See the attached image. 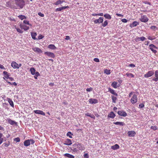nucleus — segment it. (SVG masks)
<instances>
[{
	"label": "nucleus",
	"instance_id": "nucleus-1",
	"mask_svg": "<svg viewBox=\"0 0 158 158\" xmlns=\"http://www.w3.org/2000/svg\"><path fill=\"white\" fill-rule=\"evenodd\" d=\"M14 7L15 9L23 8L25 5V2L24 0H14Z\"/></svg>",
	"mask_w": 158,
	"mask_h": 158
},
{
	"label": "nucleus",
	"instance_id": "nucleus-2",
	"mask_svg": "<svg viewBox=\"0 0 158 158\" xmlns=\"http://www.w3.org/2000/svg\"><path fill=\"white\" fill-rule=\"evenodd\" d=\"M74 147H77L79 150L81 151L84 150L85 148L84 145L79 143H76L72 145Z\"/></svg>",
	"mask_w": 158,
	"mask_h": 158
},
{
	"label": "nucleus",
	"instance_id": "nucleus-3",
	"mask_svg": "<svg viewBox=\"0 0 158 158\" xmlns=\"http://www.w3.org/2000/svg\"><path fill=\"white\" fill-rule=\"evenodd\" d=\"M138 100L137 96L136 95L134 94L131 99V102L132 104H134L137 102Z\"/></svg>",
	"mask_w": 158,
	"mask_h": 158
},
{
	"label": "nucleus",
	"instance_id": "nucleus-4",
	"mask_svg": "<svg viewBox=\"0 0 158 158\" xmlns=\"http://www.w3.org/2000/svg\"><path fill=\"white\" fill-rule=\"evenodd\" d=\"M154 73L153 71L150 70L148 71L146 74H145L144 76L145 78H148L152 76Z\"/></svg>",
	"mask_w": 158,
	"mask_h": 158
},
{
	"label": "nucleus",
	"instance_id": "nucleus-5",
	"mask_svg": "<svg viewBox=\"0 0 158 158\" xmlns=\"http://www.w3.org/2000/svg\"><path fill=\"white\" fill-rule=\"evenodd\" d=\"M149 49L152 51L154 53H156L157 52L156 50L153 49V48L157 49V47L156 46L154 45L151 44L149 45Z\"/></svg>",
	"mask_w": 158,
	"mask_h": 158
},
{
	"label": "nucleus",
	"instance_id": "nucleus-6",
	"mask_svg": "<svg viewBox=\"0 0 158 158\" xmlns=\"http://www.w3.org/2000/svg\"><path fill=\"white\" fill-rule=\"evenodd\" d=\"M140 20L142 22L145 23L148 21V19L146 15H143L141 16Z\"/></svg>",
	"mask_w": 158,
	"mask_h": 158
},
{
	"label": "nucleus",
	"instance_id": "nucleus-7",
	"mask_svg": "<svg viewBox=\"0 0 158 158\" xmlns=\"http://www.w3.org/2000/svg\"><path fill=\"white\" fill-rule=\"evenodd\" d=\"M103 21V17H100L99 19L95 20L94 21V23L97 24L98 23H102Z\"/></svg>",
	"mask_w": 158,
	"mask_h": 158
},
{
	"label": "nucleus",
	"instance_id": "nucleus-8",
	"mask_svg": "<svg viewBox=\"0 0 158 158\" xmlns=\"http://www.w3.org/2000/svg\"><path fill=\"white\" fill-rule=\"evenodd\" d=\"M155 77L152 79V81H158V70H156L155 72Z\"/></svg>",
	"mask_w": 158,
	"mask_h": 158
},
{
	"label": "nucleus",
	"instance_id": "nucleus-9",
	"mask_svg": "<svg viewBox=\"0 0 158 158\" xmlns=\"http://www.w3.org/2000/svg\"><path fill=\"white\" fill-rule=\"evenodd\" d=\"M44 54L52 58H54L55 56V55L53 53L50 52H44Z\"/></svg>",
	"mask_w": 158,
	"mask_h": 158
},
{
	"label": "nucleus",
	"instance_id": "nucleus-10",
	"mask_svg": "<svg viewBox=\"0 0 158 158\" xmlns=\"http://www.w3.org/2000/svg\"><path fill=\"white\" fill-rule=\"evenodd\" d=\"M32 50L35 52L39 53H41L42 52V51L39 48L35 47L32 48Z\"/></svg>",
	"mask_w": 158,
	"mask_h": 158
},
{
	"label": "nucleus",
	"instance_id": "nucleus-11",
	"mask_svg": "<svg viewBox=\"0 0 158 158\" xmlns=\"http://www.w3.org/2000/svg\"><path fill=\"white\" fill-rule=\"evenodd\" d=\"M11 65L14 69H19V67L18 66V64L15 62H12L11 63Z\"/></svg>",
	"mask_w": 158,
	"mask_h": 158
},
{
	"label": "nucleus",
	"instance_id": "nucleus-12",
	"mask_svg": "<svg viewBox=\"0 0 158 158\" xmlns=\"http://www.w3.org/2000/svg\"><path fill=\"white\" fill-rule=\"evenodd\" d=\"M89 103L91 104H96L98 102V100L94 98H90L89 99Z\"/></svg>",
	"mask_w": 158,
	"mask_h": 158
},
{
	"label": "nucleus",
	"instance_id": "nucleus-13",
	"mask_svg": "<svg viewBox=\"0 0 158 158\" xmlns=\"http://www.w3.org/2000/svg\"><path fill=\"white\" fill-rule=\"evenodd\" d=\"M118 113L120 115L124 117H125L127 115V113L125 111L123 110L118 111Z\"/></svg>",
	"mask_w": 158,
	"mask_h": 158
},
{
	"label": "nucleus",
	"instance_id": "nucleus-14",
	"mask_svg": "<svg viewBox=\"0 0 158 158\" xmlns=\"http://www.w3.org/2000/svg\"><path fill=\"white\" fill-rule=\"evenodd\" d=\"M19 26L21 29H23L25 31H27L29 29V27L26 26L22 23L20 24Z\"/></svg>",
	"mask_w": 158,
	"mask_h": 158
},
{
	"label": "nucleus",
	"instance_id": "nucleus-15",
	"mask_svg": "<svg viewBox=\"0 0 158 158\" xmlns=\"http://www.w3.org/2000/svg\"><path fill=\"white\" fill-rule=\"evenodd\" d=\"M34 112L35 114H40L43 115L44 116L45 115V113L43 111L41 110H35L34 111Z\"/></svg>",
	"mask_w": 158,
	"mask_h": 158
},
{
	"label": "nucleus",
	"instance_id": "nucleus-16",
	"mask_svg": "<svg viewBox=\"0 0 158 158\" xmlns=\"http://www.w3.org/2000/svg\"><path fill=\"white\" fill-rule=\"evenodd\" d=\"M64 144L66 145H70L72 144V143L71 139H67L65 141Z\"/></svg>",
	"mask_w": 158,
	"mask_h": 158
},
{
	"label": "nucleus",
	"instance_id": "nucleus-17",
	"mask_svg": "<svg viewBox=\"0 0 158 158\" xmlns=\"http://www.w3.org/2000/svg\"><path fill=\"white\" fill-rule=\"evenodd\" d=\"M128 135L129 137H134L136 135V133L134 131H129L128 132Z\"/></svg>",
	"mask_w": 158,
	"mask_h": 158
},
{
	"label": "nucleus",
	"instance_id": "nucleus-18",
	"mask_svg": "<svg viewBox=\"0 0 158 158\" xmlns=\"http://www.w3.org/2000/svg\"><path fill=\"white\" fill-rule=\"evenodd\" d=\"M139 24V23L138 22L135 21L130 24V27L131 28H132L133 27L136 26Z\"/></svg>",
	"mask_w": 158,
	"mask_h": 158
},
{
	"label": "nucleus",
	"instance_id": "nucleus-19",
	"mask_svg": "<svg viewBox=\"0 0 158 158\" xmlns=\"http://www.w3.org/2000/svg\"><path fill=\"white\" fill-rule=\"evenodd\" d=\"M6 6L7 7H10L14 9V4H10L9 2H6Z\"/></svg>",
	"mask_w": 158,
	"mask_h": 158
},
{
	"label": "nucleus",
	"instance_id": "nucleus-20",
	"mask_svg": "<svg viewBox=\"0 0 158 158\" xmlns=\"http://www.w3.org/2000/svg\"><path fill=\"white\" fill-rule=\"evenodd\" d=\"M113 123L115 125H118L120 126H123L125 125V124L123 122H114Z\"/></svg>",
	"mask_w": 158,
	"mask_h": 158
},
{
	"label": "nucleus",
	"instance_id": "nucleus-21",
	"mask_svg": "<svg viewBox=\"0 0 158 158\" xmlns=\"http://www.w3.org/2000/svg\"><path fill=\"white\" fill-rule=\"evenodd\" d=\"M115 116V115L113 112H111L110 114L108 115V117L112 118H114Z\"/></svg>",
	"mask_w": 158,
	"mask_h": 158
},
{
	"label": "nucleus",
	"instance_id": "nucleus-22",
	"mask_svg": "<svg viewBox=\"0 0 158 158\" xmlns=\"http://www.w3.org/2000/svg\"><path fill=\"white\" fill-rule=\"evenodd\" d=\"M8 123L11 125H13L16 123V122L13 120H11L10 118H8L7 119Z\"/></svg>",
	"mask_w": 158,
	"mask_h": 158
},
{
	"label": "nucleus",
	"instance_id": "nucleus-23",
	"mask_svg": "<svg viewBox=\"0 0 158 158\" xmlns=\"http://www.w3.org/2000/svg\"><path fill=\"white\" fill-rule=\"evenodd\" d=\"M24 145L26 147L29 146L30 144L29 139L25 140L24 142Z\"/></svg>",
	"mask_w": 158,
	"mask_h": 158
},
{
	"label": "nucleus",
	"instance_id": "nucleus-24",
	"mask_svg": "<svg viewBox=\"0 0 158 158\" xmlns=\"http://www.w3.org/2000/svg\"><path fill=\"white\" fill-rule=\"evenodd\" d=\"M119 146L118 144H115L111 147V148L113 150H116L119 148Z\"/></svg>",
	"mask_w": 158,
	"mask_h": 158
},
{
	"label": "nucleus",
	"instance_id": "nucleus-25",
	"mask_svg": "<svg viewBox=\"0 0 158 158\" xmlns=\"http://www.w3.org/2000/svg\"><path fill=\"white\" fill-rule=\"evenodd\" d=\"M8 102L9 103L10 105L12 107H14V104L13 103V102L12 101V100L10 98H8Z\"/></svg>",
	"mask_w": 158,
	"mask_h": 158
},
{
	"label": "nucleus",
	"instance_id": "nucleus-26",
	"mask_svg": "<svg viewBox=\"0 0 158 158\" xmlns=\"http://www.w3.org/2000/svg\"><path fill=\"white\" fill-rule=\"evenodd\" d=\"M30 71L32 75H34V74H35V73L36 72V70L34 68H31L30 69Z\"/></svg>",
	"mask_w": 158,
	"mask_h": 158
},
{
	"label": "nucleus",
	"instance_id": "nucleus-27",
	"mask_svg": "<svg viewBox=\"0 0 158 158\" xmlns=\"http://www.w3.org/2000/svg\"><path fill=\"white\" fill-rule=\"evenodd\" d=\"M146 39V38L144 36H142L140 37H138L136 38V40L138 41H140V40L143 41Z\"/></svg>",
	"mask_w": 158,
	"mask_h": 158
},
{
	"label": "nucleus",
	"instance_id": "nucleus-28",
	"mask_svg": "<svg viewBox=\"0 0 158 158\" xmlns=\"http://www.w3.org/2000/svg\"><path fill=\"white\" fill-rule=\"evenodd\" d=\"M31 35L32 38L34 40H37V39L35 37L37 35L36 33V32H31Z\"/></svg>",
	"mask_w": 158,
	"mask_h": 158
},
{
	"label": "nucleus",
	"instance_id": "nucleus-29",
	"mask_svg": "<svg viewBox=\"0 0 158 158\" xmlns=\"http://www.w3.org/2000/svg\"><path fill=\"white\" fill-rule=\"evenodd\" d=\"M109 92H110L112 94H114L115 96H118L117 94L115 92L114 90L110 88L109 89Z\"/></svg>",
	"mask_w": 158,
	"mask_h": 158
},
{
	"label": "nucleus",
	"instance_id": "nucleus-30",
	"mask_svg": "<svg viewBox=\"0 0 158 158\" xmlns=\"http://www.w3.org/2000/svg\"><path fill=\"white\" fill-rule=\"evenodd\" d=\"M48 48L51 49H56V47L55 46L52 44H50L48 46Z\"/></svg>",
	"mask_w": 158,
	"mask_h": 158
},
{
	"label": "nucleus",
	"instance_id": "nucleus-31",
	"mask_svg": "<svg viewBox=\"0 0 158 158\" xmlns=\"http://www.w3.org/2000/svg\"><path fill=\"white\" fill-rule=\"evenodd\" d=\"M65 156L69 158H74V156L69 153H66L64 155Z\"/></svg>",
	"mask_w": 158,
	"mask_h": 158
},
{
	"label": "nucleus",
	"instance_id": "nucleus-32",
	"mask_svg": "<svg viewBox=\"0 0 158 158\" xmlns=\"http://www.w3.org/2000/svg\"><path fill=\"white\" fill-rule=\"evenodd\" d=\"M18 17L19 19H20L22 20H23L24 19H26L27 18V17L25 16L22 15H19L18 16Z\"/></svg>",
	"mask_w": 158,
	"mask_h": 158
},
{
	"label": "nucleus",
	"instance_id": "nucleus-33",
	"mask_svg": "<svg viewBox=\"0 0 158 158\" xmlns=\"http://www.w3.org/2000/svg\"><path fill=\"white\" fill-rule=\"evenodd\" d=\"M85 115L87 116L90 117L92 118H93L94 119L95 118V117L94 116L93 114H89V113H86L85 114Z\"/></svg>",
	"mask_w": 158,
	"mask_h": 158
},
{
	"label": "nucleus",
	"instance_id": "nucleus-34",
	"mask_svg": "<svg viewBox=\"0 0 158 158\" xmlns=\"http://www.w3.org/2000/svg\"><path fill=\"white\" fill-rule=\"evenodd\" d=\"M104 16L106 18L109 19H111V17L108 14H106L104 15Z\"/></svg>",
	"mask_w": 158,
	"mask_h": 158
},
{
	"label": "nucleus",
	"instance_id": "nucleus-35",
	"mask_svg": "<svg viewBox=\"0 0 158 158\" xmlns=\"http://www.w3.org/2000/svg\"><path fill=\"white\" fill-rule=\"evenodd\" d=\"M3 74L5 75V77L7 79H9V74L6 71H4L3 72Z\"/></svg>",
	"mask_w": 158,
	"mask_h": 158
},
{
	"label": "nucleus",
	"instance_id": "nucleus-36",
	"mask_svg": "<svg viewBox=\"0 0 158 158\" xmlns=\"http://www.w3.org/2000/svg\"><path fill=\"white\" fill-rule=\"evenodd\" d=\"M147 37L148 38V39L150 40H155L156 39V37L155 36H151L149 35H148L147 36Z\"/></svg>",
	"mask_w": 158,
	"mask_h": 158
},
{
	"label": "nucleus",
	"instance_id": "nucleus-37",
	"mask_svg": "<svg viewBox=\"0 0 158 158\" xmlns=\"http://www.w3.org/2000/svg\"><path fill=\"white\" fill-rule=\"evenodd\" d=\"M117 82L114 81V82H113V83H112L111 85L114 88L116 89V88H117L118 87L117 86Z\"/></svg>",
	"mask_w": 158,
	"mask_h": 158
},
{
	"label": "nucleus",
	"instance_id": "nucleus-38",
	"mask_svg": "<svg viewBox=\"0 0 158 158\" xmlns=\"http://www.w3.org/2000/svg\"><path fill=\"white\" fill-rule=\"evenodd\" d=\"M126 75L127 77H130V78H133L134 77V75L131 73H127L126 74Z\"/></svg>",
	"mask_w": 158,
	"mask_h": 158
},
{
	"label": "nucleus",
	"instance_id": "nucleus-39",
	"mask_svg": "<svg viewBox=\"0 0 158 158\" xmlns=\"http://www.w3.org/2000/svg\"><path fill=\"white\" fill-rule=\"evenodd\" d=\"M104 72V73L107 75H109L111 73L110 70L107 69H105Z\"/></svg>",
	"mask_w": 158,
	"mask_h": 158
},
{
	"label": "nucleus",
	"instance_id": "nucleus-40",
	"mask_svg": "<svg viewBox=\"0 0 158 158\" xmlns=\"http://www.w3.org/2000/svg\"><path fill=\"white\" fill-rule=\"evenodd\" d=\"M112 99V102L114 103L116 102V101L117 99V98L116 97H114L113 96H111Z\"/></svg>",
	"mask_w": 158,
	"mask_h": 158
},
{
	"label": "nucleus",
	"instance_id": "nucleus-41",
	"mask_svg": "<svg viewBox=\"0 0 158 158\" xmlns=\"http://www.w3.org/2000/svg\"><path fill=\"white\" fill-rule=\"evenodd\" d=\"M72 135H73V134H72L71 132L70 131L68 132L67 134V135L68 136H69V137L71 138H72Z\"/></svg>",
	"mask_w": 158,
	"mask_h": 158
},
{
	"label": "nucleus",
	"instance_id": "nucleus-42",
	"mask_svg": "<svg viewBox=\"0 0 158 158\" xmlns=\"http://www.w3.org/2000/svg\"><path fill=\"white\" fill-rule=\"evenodd\" d=\"M54 4L55 5H58L60 4H61L60 0H57V1L55 2Z\"/></svg>",
	"mask_w": 158,
	"mask_h": 158
},
{
	"label": "nucleus",
	"instance_id": "nucleus-43",
	"mask_svg": "<svg viewBox=\"0 0 158 158\" xmlns=\"http://www.w3.org/2000/svg\"><path fill=\"white\" fill-rule=\"evenodd\" d=\"M150 28L154 31H155L158 29V27L155 26H152Z\"/></svg>",
	"mask_w": 158,
	"mask_h": 158
},
{
	"label": "nucleus",
	"instance_id": "nucleus-44",
	"mask_svg": "<svg viewBox=\"0 0 158 158\" xmlns=\"http://www.w3.org/2000/svg\"><path fill=\"white\" fill-rule=\"evenodd\" d=\"M108 23V21L106 20L104 21L103 23H102V25L103 27H105L107 25Z\"/></svg>",
	"mask_w": 158,
	"mask_h": 158
},
{
	"label": "nucleus",
	"instance_id": "nucleus-45",
	"mask_svg": "<svg viewBox=\"0 0 158 158\" xmlns=\"http://www.w3.org/2000/svg\"><path fill=\"white\" fill-rule=\"evenodd\" d=\"M23 23L25 24H27L30 26H31V24L29 23V21L26 20H24L23 21Z\"/></svg>",
	"mask_w": 158,
	"mask_h": 158
},
{
	"label": "nucleus",
	"instance_id": "nucleus-46",
	"mask_svg": "<svg viewBox=\"0 0 158 158\" xmlns=\"http://www.w3.org/2000/svg\"><path fill=\"white\" fill-rule=\"evenodd\" d=\"M77 147H73V149H72L73 151V152H77L78 151V149H77Z\"/></svg>",
	"mask_w": 158,
	"mask_h": 158
},
{
	"label": "nucleus",
	"instance_id": "nucleus-47",
	"mask_svg": "<svg viewBox=\"0 0 158 158\" xmlns=\"http://www.w3.org/2000/svg\"><path fill=\"white\" fill-rule=\"evenodd\" d=\"M63 9H62V8L61 7H60V8H57L56 9V10H55V11H61Z\"/></svg>",
	"mask_w": 158,
	"mask_h": 158
},
{
	"label": "nucleus",
	"instance_id": "nucleus-48",
	"mask_svg": "<svg viewBox=\"0 0 158 158\" xmlns=\"http://www.w3.org/2000/svg\"><path fill=\"white\" fill-rule=\"evenodd\" d=\"M14 141H16V142H19L20 141V139L19 137H17L14 139Z\"/></svg>",
	"mask_w": 158,
	"mask_h": 158
},
{
	"label": "nucleus",
	"instance_id": "nucleus-49",
	"mask_svg": "<svg viewBox=\"0 0 158 158\" xmlns=\"http://www.w3.org/2000/svg\"><path fill=\"white\" fill-rule=\"evenodd\" d=\"M16 30L18 32L20 33H23V31L20 29L16 28Z\"/></svg>",
	"mask_w": 158,
	"mask_h": 158
},
{
	"label": "nucleus",
	"instance_id": "nucleus-50",
	"mask_svg": "<svg viewBox=\"0 0 158 158\" xmlns=\"http://www.w3.org/2000/svg\"><path fill=\"white\" fill-rule=\"evenodd\" d=\"M29 142H30V144H34L35 142V140L33 139H29Z\"/></svg>",
	"mask_w": 158,
	"mask_h": 158
},
{
	"label": "nucleus",
	"instance_id": "nucleus-51",
	"mask_svg": "<svg viewBox=\"0 0 158 158\" xmlns=\"http://www.w3.org/2000/svg\"><path fill=\"white\" fill-rule=\"evenodd\" d=\"M44 37V36H43L41 34H40L38 36V40H41Z\"/></svg>",
	"mask_w": 158,
	"mask_h": 158
},
{
	"label": "nucleus",
	"instance_id": "nucleus-52",
	"mask_svg": "<svg viewBox=\"0 0 158 158\" xmlns=\"http://www.w3.org/2000/svg\"><path fill=\"white\" fill-rule=\"evenodd\" d=\"M151 129L155 131L157 129V127L156 126H152L151 127Z\"/></svg>",
	"mask_w": 158,
	"mask_h": 158
},
{
	"label": "nucleus",
	"instance_id": "nucleus-53",
	"mask_svg": "<svg viewBox=\"0 0 158 158\" xmlns=\"http://www.w3.org/2000/svg\"><path fill=\"white\" fill-rule=\"evenodd\" d=\"M144 104L143 103L140 104H139V108H143L144 107Z\"/></svg>",
	"mask_w": 158,
	"mask_h": 158
},
{
	"label": "nucleus",
	"instance_id": "nucleus-54",
	"mask_svg": "<svg viewBox=\"0 0 158 158\" xmlns=\"http://www.w3.org/2000/svg\"><path fill=\"white\" fill-rule=\"evenodd\" d=\"M93 89V88H92V87H90V88H87L86 89V90L87 91V92H90V91H92Z\"/></svg>",
	"mask_w": 158,
	"mask_h": 158
},
{
	"label": "nucleus",
	"instance_id": "nucleus-55",
	"mask_svg": "<svg viewBox=\"0 0 158 158\" xmlns=\"http://www.w3.org/2000/svg\"><path fill=\"white\" fill-rule=\"evenodd\" d=\"M121 21L123 23H126L127 22V20L126 19H122Z\"/></svg>",
	"mask_w": 158,
	"mask_h": 158
},
{
	"label": "nucleus",
	"instance_id": "nucleus-56",
	"mask_svg": "<svg viewBox=\"0 0 158 158\" xmlns=\"http://www.w3.org/2000/svg\"><path fill=\"white\" fill-rule=\"evenodd\" d=\"M38 15H39L41 17H44V14L40 12H39L38 13Z\"/></svg>",
	"mask_w": 158,
	"mask_h": 158
},
{
	"label": "nucleus",
	"instance_id": "nucleus-57",
	"mask_svg": "<svg viewBox=\"0 0 158 158\" xmlns=\"http://www.w3.org/2000/svg\"><path fill=\"white\" fill-rule=\"evenodd\" d=\"M84 157L85 158H89V156L87 153L85 154L84 155Z\"/></svg>",
	"mask_w": 158,
	"mask_h": 158
},
{
	"label": "nucleus",
	"instance_id": "nucleus-58",
	"mask_svg": "<svg viewBox=\"0 0 158 158\" xmlns=\"http://www.w3.org/2000/svg\"><path fill=\"white\" fill-rule=\"evenodd\" d=\"M128 67L134 68L135 67V65L133 64H130L128 65Z\"/></svg>",
	"mask_w": 158,
	"mask_h": 158
},
{
	"label": "nucleus",
	"instance_id": "nucleus-59",
	"mask_svg": "<svg viewBox=\"0 0 158 158\" xmlns=\"http://www.w3.org/2000/svg\"><path fill=\"white\" fill-rule=\"evenodd\" d=\"M94 60L97 62H99V59L98 58H95L94 59Z\"/></svg>",
	"mask_w": 158,
	"mask_h": 158
},
{
	"label": "nucleus",
	"instance_id": "nucleus-60",
	"mask_svg": "<svg viewBox=\"0 0 158 158\" xmlns=\"http://www.w3.org/2000/svg\"><path fill=\"white\" fill-rule=\"evenodd\" d=\"M34 75H36V76H40V74L38 72H36L35 73V74Z\"/></svg>",
	"mask_w": 158,
	"mask_h": 158
},
{
	"label": "nucleus",
	"instance_id": "nucleus-61",
	"mask_svg": "<svg viewBox=\"0 0 158 158\" xmlns=\"http://www.w3.org/2000/svg\"><path fill=\"white\" fill-rule=\"evenodd\" d=\"M116 15H117L118 16L121 17H123V15H121V14H120L117 13V14H116Z\"/></svg>",
	"mask_w": 158,
	"mask_h": 158
},
{
	"label": "nucleus",
	"instance_id": "nucleus-62",
	"mask_svg": "<svg viewBox=\"0 0 158 158\" xmlns=\"http://www.w3.org/2000/svg\"><path fill=\"white\" fill-rule=\"evenodd\" d=\"M143 3H145V4H148V5H151V3L150 2H148L147 1H144L143 2Z\"/></svg>",
	"mask_w": 158,
	"mask_h": 158
},
{
	"label": "nucleus",
	"instance_id": "nucleus-63",
	"mask_svg": "<svg viewBox=\"0 0 158 158\" xmlns=\"http://www.w3.org/2000/svg\"><path fill=\"white\" fill-rule=\"evenodd\" d=\"M0 68L2 69H5V68L4 66L2 64H0Z\"/></svg>",
	"mask_w": 158,
	"mask_h": 158
},
{
	"label": "nucleus",
	"instance_id": "nucleus-64",
	"mask_svg": "<svg viewBox=\"0 0 158 158\" xmlns=\"http://www.w3.org/2000/svg\"><path fill=\"white\" fill-rule=\"evenodd\" d=\"M2 145L5 146V147H7L9 146V144H7L6 143H4Z\"/></svg>",
	"mask_w": 158,
	"mask_h": 158
}]
</instances>
